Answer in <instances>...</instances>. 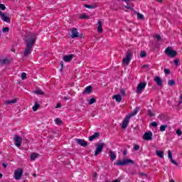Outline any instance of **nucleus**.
<instances>
[{"instance_id": "nucleus-1", "label": "nucleus", "mask_w": 182, "mask_h": 182, "mask_svg": "<svg viewBox=\"0 0 182 182\" xmlns=\"http://www.w3.org/2000/svg\"><path fill=\"white\" fill-rule=\"evenodd\" d=\"M24 41L26 42V48L23 52V56H29V55L32 53L33 45H35V42H36V35L31 33L26 36Z\"/></svg>"}, {"instance_id": "nucleus-2", "label": "nucleus", "mask_w": 182, "mask_h": 182, "mask_svg": "<svg viewBox=\"0 0 182 182\" xmlns=\"http://www.w3.org/2000/svg\"><path fill=\"white\" fill-rule=\"evenodd\" d=\"M134 161L132 159H124L123 160H119L115 163L117 166H127L128 164H134Z\"/></svg>"}, {"instance_id": "nucleus-3", "label": "nucleus", "mask_w": 182, "mask_h": 182, "mask_svg": "<svg viewBox=\"0 0 182 182\" xmlns=\"http://www.w3.org/2000/svg\"><path fill=\"white\" fill-rule=\"evenodd\" d=\"M165 53L168 56V58H176L177 56V52L176 50H173L171 47H168L165 50Z\"/></svg>"}, {"instance_id": "nucleus-4", "label": "nucleus", "mask_w": 182, "mask_h": 182, "mask_svg": "<svg viewBox=\"0 0 182 182\" xmlns=\"http://www.w3.org/2000/svg\"><path fill=\"white\" fill-rule=\"evenodd\" d=\"M0 18L1 21L4 22H6L7 23H9L11 22V18H9V14L6 13H2V11H0Z\"/></svg>"}, {"instance_id": "nucleus-5", "label": "nucleus", "mask_w": 182, "mask_h": 182, "mask_svg": "<svg viewBox=\"0 0 182 182\" xmlns=\"http://www.w3.org/2000/svg\"><path fill=\"white\" fill-rule=\"evenodd\" d=\"M22 174H23V168H18L14 171V178L15 180H21L22 177Z\"/></svg>"}, {"instance_id": "nucleus-6", "label": "nucleus", "mask_w": 182, "mask_h": 182, "mask_svg": "<svg viewBox=\"0 0 182 182\" xmlns=\"http://www.w3.org/2000/svg\"><path fill=\"white\" fill-rule=\"evenodd\" d=\"M14 141L16 143L15 146H16V147H21V146H22V136L15 135L14 138Z\"/></svg>"}, {"instance_id": "nucleus-7", "label": "nucleus", "mask_w": 182, "mask_h": 182, "mask_svg": "<svg viewBox=\"0 0 182 182\" xmlns=\"http://www.w3.org/2000/svg\"><path fill=\"white\" fill-rule=\"evenodd\" d=\"M130 59H132V54L130 52H127L126 58L122 60L123 65L127 66L130 63Z\"/></svg>"}, {"instance_id": "nucleus-8", "label": "nucleus", "mask_w": 182, "mask_h": 182, "mask_svg": "<svg viewBox=\"0 0 182 182\" xmlns=\"http://www.w3.org/2000/svg\"><path fill=\"white\" fill-rule=\"evenodd\" d=\"M105 146L104 143H101L97 145L95 156H99L102 153V150H103V147Z\"/></svg>"}, {"instance_id": "nucleus-9", "label": "nucleus", "mask_w": 182, "mask_h": 182, "mask_svg": "<svg viewBox=\"0 0 182 182\" xmlns=\"http://www.w3.org/2000/svg\"><path fill=\"white\" fill-rule=\"evenodd\" d=\"M147 84L146 82H141L136 87V93H141L143 92L144 89H145Z\"/></svg>"}, {"instance_id": "nucleus-10", "label": "nucleus", "mask_w": 182, "mask_h": 182, "mask_svg": "<svg viewBox=\"0 0 182 182\" xmlns=\"http://www.w3.org/2000/svg\"><path fill=\"white\" fill-rule=\"evenodd\" d=\"M142 139L144 140H146V141H149V140H152L153 139V133H151V132H145L144 136H142Z\"/></svg>"}, {"instance_id": "nucleus-11", "label": "nucleus", "mask_w": 182, "mask_h": 182, "mask_svg": "<svg viewBox=\"0 0 182 182\" xmlns=\"http://www.w3.org/2000/svg\"><path fill=\"white\" fill-rule=\"evenodd\" d=\"M129 122H130V117L127 115L122 122V129H126Z\"/></svg>"}, {"instance_id": "nucleus-12", "label": "nucleus", "mask_w": 182, "mask_h": 182, "mask_svg": "<svg viewBox=\"0 0 182 182\" xmlns=\"http://www.w3.org/2000/svg\"><path fill=\"white\" fill-rule=\"evenodd\" d=\"M75 141L77 143V144H80V146H82V147H86V146H87V142L83 139H75Z\"/></svg>"}, {"instance_id": "nucleus-13", "label": "nucleus", "mask_w": 182, "mask_h": 182, "mask_svg": "<svg viewBox=\"0 0 182 182\" xmlns=\"http://www.w3.org/2000/svg\"><path fill=\"white\" fill-rule=\"evenodd\" d=\"M71 34L72 39L77 38V36H79V32H77V29H76L75 28L72 29Z\"/></svg>"}, {"instance_id": "nucleus-14", "label": "nucleus", "mask_w": 182, "mask_h": 182, "mask_svg": "<svg viewBox=\"0 0 182 182\" xmlns=\"http://www.w3.org/2000/svg\"><path fill=\"white\" fill-rule=\"evenodd\" d=\"M72 59H73V54L63 56L64 62H71Z\"/></svg>"}, {"instance_id": "nucleus-15", "label": "nucleus", "mask_w": 182, "mask_h": 182, "mask_svg": "<svg viewBox=\"0 0 182 182\" xmlns=\"http://www.w3.org/2000/svg\"><path fill=\"white\" fill-rule=\"evenodd\" d=\"M100 136V134H99V132H95L93 135L89 137V141H93V140L97 139V137H99Z\"/></svg>"}, {"instance_id": "nucleus-16", "label": "nucleus", "mask_w": 182, "mask_h": 182, "mask_svg": "<svg viewBox=\"0 0 182 182\" xmlns=\"http://www.w3.org/2000/svg\"><path fill=\"white\" fill-rule=\"evenodd\" d=\"M36 159H39V154L33 153L30 157L31 161H35Z\"/></svg>"}, {"instance_id": "nucleus-17", "label": "nucleus", "mask_w": 182, "mask_h": 182, "mask_svg": "<svg viewBox=\"0 0 182 182\" xmlns=\"http://www.w3.org/2000/svg\"><path fill=\"white\" fill-rule=\"evenodd\" d=\"M97 25V31L100 33H102V32H103V28H102V25H103V23H102L101 21H99Z\"/></svg>"}, {"instance_id": "nucleus-18", "label": "nucleus", "mask_w": 182, "mask_h": 182, "mask_svg": "<svg viewBox=\"0 0 182 182\" xmlns=\"http://www.w3.org/2000/svg\"><path fill=\"white\" fill-rule=\"evenodd\" d=\"M109 157L110 159L113 161L114 160H116V152L113 151H109Z\"/></svg>"}, {"instance_id": "nucleus-19", "label": "nucleus", "mask_w": 182, "mask_h": 182, "mask_svg": "<svg viewBox=\"0 0 182 182\" xmlns=\"http://www.w3.org/2000/svg\"><path fill=\"white\" fill-rule=\"evenodd\" d=\"M154 80L158 85V86H161V85H163V81L161 80V78H160V77H156L154 78Z\"/></svg>"}, {"instance_id": "nucleus-20", "label": "nucleus", "mask_w": 182, "mask_h": 182, "mask_svg": "<svg viewBox=\"0 0 182 182\" xmlns=\"http://www.w3.org/2000/svg\"><path fill=\"white\" fill-rule=\"evenodd\" d=\"M156 156H158V157H160L161 159H163V157H164V152H163V151L156 150Z\"/></svg>"}, {"instance_id": "nucleus-21", "label": "nucleus", "mask_w": 182, "mask_h": 182, "mask_svg": "<svg viewBox=\"0 0 182 182\" xmlns=\"http://www.w3.org/2000/svg\"><path fill=\"white\" fill-rule=\"evenodd\" d=\"M9 63V60L5 58V59H0V66L1 65H8Z\"/></svg>"}, {"instance_id": "nucleus-22", "label": "nucleus", "mask_w": 182, "mask_h": 182, "mask_svg": "<svg viewBox=\"0 0 182 182\" xmlns=\"http://www.w3.org/2000/svg\"><path fill=\"white\" fill-rule=\"evenodd\" d=\"M112 99H115L116 102H122V95H114L112 97Z\"/></svg>"}, {"instance_id": "nucleus-23", "label": "nucleus", "mask_w": 182, "mask_h": 182, "mask_svg": "<svg viewBox=\"0 0 182 182\" xmlns=\"http://www.w3.org/2000/svg\"><path fill=\"white\" fill-rule=\"evenodd\" d=\"M139 112V109L136 108L135 109H134V111L129 114L128 115L129 117H132V116H136V114H137V113Z\"/></svg>"}, {"instance_id": "nucleus-24", "label": "nucleus", "mask_w": 182, "mask_h": 182, "mask_svg": "<svg viewBox=\"0 0 182 182\" xmlns=\"http://www.w3.org/2000/svg\"><path fill=\"white\" fill-rule=\"evenodd\" d=\"M18 102V100L14 99V100H6L5 102L6 105H11V103H16Z\"/></svg>"}, {"instance_id": "nucleus-25", "label": "nucleus", "mask_w": 182, "mask_h": 182, "mask_svg": "<svg viewBox=\"0 0 182 182\" xmlns=\"http://www.w3.org/2000/svg\"><path fill=\"white\" fill-rule=\"evenodd\" d=\"M39 109V104L36 102L34 106L33 107V111L36 112Z\"/></svg>"}, {"instance_id": "nucleus-26", "label": "nucleus", "mask_w": 182, "mask_h": 182, "mask_svg": "<svg viewBox=\"0 0 182 182\" xmlns=\"http://www.w3.org/2000/svg\"><path fill=\"white\" fill-rule=\"evenodd\" d=\"M79 18L80 19H89V16H87L86 14H83L80 15Z\"/></svg>"}, {"instance_id": "nucleus-27", "label": "nucleus", "mask_w": 182, "mask_h": 182, "mask_svg": "<svg viewBox=\"0 0 182 182\" xmlns=\"http://www.w3.org/2000/svg\"><path fill=\"white\" fill-rule=\"evenodd\" d=\"M92 92V87L91 86H87L85 87V93H90Z\"/></svg>"}, {"instance_id": "nucleus-28", "label": "nucleus", "mask_w": 182, "mask_h": 182, "mask_svg": "<svg viewBox=\"0 0 182 182\" xmlns=\"http://www.w3.org/2000/svg\"><path fill=\"white\" fill-rule=\"evenodd\" d=\"M168 86H173V85H176V81H174L173 80H170L168 82Z\"/></svg>"}, {"instance_id": "nucleus-29", "label": "nucleus", "mask_w": 182, "mask_h": 182, "mask_svg": "<svg viewBox=\"0 0 182 182\" xmlns=\"http://www.w3.org/2000/svg\"><path fill=\"white\" fill-rule=\"evenodd\" d=\"M85 8H87L88 9H95L96 8V6H95L93 5L85 4Z\"/></svg>"}, {"instance_id": "nucleus-30", "label": "nucleus", "mask_w": 182, "mask_h": 182, "mask_svg": "<svg viewBox=\"0 0 182 182\" xmlns=\"http://www.w3.org/2000/svg\"><path fill=\"white\" fill-rule=\"evenodd\" d=\"M166 129H167V125H161L160 127L161 132H166Z\"/></svg>"}, {"instance_id": "nucleus-31", "label": "nucleus", "mask_w": 182, "mask_h": 182, "mask_svg": "<svg viewBox=\"0 0 182 182\" xmlns=\"http://www.w3.org/2000/svg\"><path fill=\"white\" fill-rule=\"evenodd\" d=\"M148 115L150 116L151 117L155 116L154 113L151 109L148 110Z\"/></svg>"}, {"instance_id": "nucleus-32", "label": "nucleus", "mask_w": 182, "mask_h": 182, "mask_svg": "<svg viewBox=\"0 0 182 182\" xmlns=\"http://www.w3.org/2000/svg\"><path fill=\"white\" fill-rule=\"evenodd\" d=\"M168 157L170 159H173V154H171V150L168 151Z\"/></svg>"}, {"instance_id": "nucleus-33", "label": "nucleus", "mask_w": 182, "mask_h": 182, "mask_svg": "<svg viewBox=\"0 0 182 182\" xmlns=\"http://www.w3.org/2000/svg\"><path fill=\"white\" fill-rule=\"evenodd\" d=\"M0 9H1V11H5V9H6V7L4 4L0 3Z\"/></svg>"}, {"instance_id": "nucleus-34", "label": "nucleus", "mask_w": 182, "mask_h": 182, "mask_svg": "<svg viewBox=\"0 0 182 182\" xmlns=\"http://www.w3.org/2000/svg\"><path fill=\"white\" fill-rule=\"evenodd\" d=\"M6 32H9V28L8 27L3 28V33H6Z\"/></svg>"}, {"instance_id": "nucleus-35", "label": "nucleus", "mask_w": 182, "mask_h": 182, "mask_svg": "<svg viewBox=\"0 0 182 182\" xmlns=\"http://www.w3.org/2000/svg\"><path fill=\"white\" fill-rule=\"evenodd\" d=\"M90 105H93V103H96V100L95 98H92L89 101Z\"/></svg>"}, {"instance_id": "nucleus-36", "label": "nucleus", "mask_w": 182, "mask_h": 182, "mask_svg": "<svg viewBox=\"0 0 182 182\" xmlns=\"http://www.w3.org/2000/svg\"><path fill=\"white\" fill-rule=\"evenodd\" d=\"M56 124H60V123H62V120L59 118H56L55 120Z\"/></svg>"}, {"instance_id": "nucleus-37", "label": "nucleus", "mask_w": 182, "mask_h": 182, "mask_svg": "<svg viewBox=\"0 0 182 182\" xmlns=\"http://www.w3.org/2000/svg\"><path fill=\"white\" fill-rule=\"evenodd\" d=\"M146 53H145V51H141L140 53L141 58H146Z\"/></svg>"}, {"instance_id": "nucleus-38", "label": "nucleus", "mask_w": 182, "mask_h": 182, "mask_svg": "<svg viewBox=\"0 0 182 182\" xmlns=\"http://www.w3.org/2000/svg\"><path fill=\"white\" fill-rule=\"evenodd\" d=\"M21 79H22V80H25V79H26V73H22Z\"/></svg>"}, {"instance_id": "nucleus-39", "label": "nucleus", "mask_w": 182, "mask_h": 182, "mask_svg": "<svg viewBox=\"0 0 182 182\" xmlns=\"http://www.w3.org/2000/svg\"><path fill=\"white\" fill-rule=\"evenodd\" d=\"M170 160H171V162L172 164H174L175 166H178V164H177V162L176 161H174V159H173V158H171Z\"/></svg>"}, {"instance_id": "nucleus-40", "label": "nucleus", "mask_w": 182, "mask_h": 182, "mask_svg": "<svg viewBox=\"0 0 182 182\" xmlns=\"http://www.w3.org/2000/svg\"><path fill=\"white\" fill-rule=\"evenodd\" d=\"M34 93H35L36 95H43V92H42V91H41V90H39L35 91Z\"/></svg>"}, {"instance_id": "nucleus-41", "label": "nucleus", "mask_w": 182, "mask_h": 182, "mask_svg": "<svg viewBox=\"0 0 182 182\" xmlns=\"http://www.w3.org/2000/svg\"><path fill=\"white\" fill-rule=\"evenodd\" d=\"M137 18L138 19H143V14L137 13Z\"/></svg>"}, {"instance_id": "nucleus-42", "label": "nucleus", "mask_w": 182, "mask_h": 182, "mask_svg": "<svg viewBox=\"0 0 182 182\" xmlns=\"http://www.w3.org/2000/svg\"><path fill=\"white\" fill-rule=\"evenodd\" d=\"M155 38H156V41H161V36L159 34H156Z\"/></svg>"}, {"instance_id": "nucleus-43", "label": "nucleus", "mask_w": 182, "mask_h": 182, "mask_svg": "<svg viewBox=\"0 0 182 182\" xmlns=\"http://www.w3.org/2000/svg\"><path fill=\"white\" fill-rule=\"evenodd\" d=\"M120 92H121V94L122 95V96L126 95V91L124 89H121Z\"/></svg>"}, {"instance_id": "nucleus-44", "label": "nucleus", "mask_w": 182, "mask_h": 182, "mask_svg": "<svg viewBox=\"0 0 182 182\" xmlns=\"http://www.w3.org/2000/svg\"><path fill=\"white\" fill-rule=\"evenodd\" d=\"M151 126H152V127H157V122H151Z\"/></svg>"}, {"instance_id": "nucleus-45", "label": "nucleus", "mask_w": 182, "mask_h": 182, "mask_svg": "<svg viewBox=\"0 0 182 182\" xmlns=\"http://www.w3.org/2000/svg\"><path fill=\"white\" fill-rule=\"evenodd\" d=\"M134 150L136 151H137V150H140V146L139 145H135L134 147Z\"/></svg>"}, {"instance_id": "nucleus-46", "label": "nucleus", "mask_w": 182, "mask_h": 182, "mask_svg": "<svg viewBox=\"0 0 182 182\" xmlns=\"http://www.w3.org/2000/svg\"><path fill=\"white\" fill-rule=\"evenodd\" d=\"M164 73H166V75H170V70L164 69Z\"/></svg>"}, {"instance_id": "nucleus-47", "label": "nucleus", "mask_w": 182, "mask_h": 182, "mask_svg": "<svg viewBox=\"0 0 182 182\" xmlns=\"http://www.w3.org/2000/svg\"><path fill=\"white\" fill-rule=\"evenodd\" d=\"M176 134H178V136H181V134H182L181 130L178 129V130L176 131Z\"/></svg>"}, {"instance_id": "nucleus-48", "label": "nucleus", "mask_w": 182, "mask_h": 182, "mask_svg": "<svg viewBox=\"0 0 182 182\" xmlns=\"http://www.w3.org/2000/svg\"><path fill=\"white\" fill-rule=\"evenodd\" d=\"M1 165L3 166V167H4V168H6V167H8V164L2 163Z\"/></svg>"}, {"instance_id": "nucleus-49", "label": "nucleus", "mask_w": 182, "mask_h": 182, "mask_svg": "<svg viewBox=\"0 0 182 182\" xmlns=\"http://www.w3.org/2000/svg\"><path fill=\"white\" fill-rule=\"evenodd\" d=\"M176 66H178V59L174 60Z\"/></svg>"}, {"instance_id": "nucleus-50", "label": "nucleus", "mask_w": 182, "mask_h": 182, "mask_svg": "<svg viewBox=\"0 0 182 182\" xmlns=\"http://www.w3.org/2000/svg\"><path fill=\"white\" fill-rule=\"evenodd\" d=\"M92 176H93L94 178H96V177H97V173L96 172H95Z\"/></svg>"}, {"instance_id": "nucleus-51", "label": "nucleus", "mask_w": 182, "mask_h": 182, "mask_svg": "<svg viewBox=\"0 0 182 182\" xmlns=\"http://www.w3.org/2000/svg\"><path fill=\"white\" fill-rule=\"evenodd\" d=\"M57 109H59V107H61V105L60 104H57L56 107Z\"/></svg>"}, {"instance_id": "nucleus-52", "label": "nucleus", "mask_w": 182, "mask_h": 182, "mask_svg": "<svg viewBox=\"0 0 182 182\" xmlns=\"http://www.w3.org/2000/svg\"><path fill=\"white\" fill-rule=\"evenodd\" d=\"M64 100H69V97H64Z\"/></svg>"}, {"instance_id": "nucleus-53", "label": "nucleus", "mask_w": 182, "mask_h": 182, "mask_svg": "<svg viewBox=\"0 0 182 182\" xmlns=\"http://www.w3.org/2000/svg\"><path fill=\"white\" fill-rule=\"evenodd\" d=\"M60 65H61V68H63V62L60 63Z\"/></svg>"}, {"instance_id": "nucleus-54", "label": "nucleus", "mask_w": 182, "mask_h": 182, "mask_svg": "<svg viewBox=\"0 0 182 182\" xmlns=\"http://www.w3.org/2000/svg\"><path fill=\"white\" fill-rule=\"evenodd\" d=\"M33 177H36V173H33Z\"/></svg>"}, {"instance_id": "nucleus-55", "label": "nucleus", "mask_w": 182, "mask_h": 182, "mask_svg": "<svg viewBox=\"0 0 182 182\" xmlns=\"http://www.w3.org/2000/svg\"><path fill=\"white\" fill-rule=\"evenodd\" d=\"M2 173H0V178H2Z\"/></svg>"}, {"instance_id": "nucleus-56", "label": "nucleus", "mask_w": 182, "mask_h": 182, "mask_svg": "<svg viewBox=\"0 0 182 182\" xmlns=\"http://www.w3.org/2000/svg\"><path fill=\"white\" fill-rule=\"evenodd\" d=\"M158 2H161L162 0H156Z\"/></svg>"}, {"instance_id": "nucleus-57", "label": "nucleus", "mask_w": 182, "mask_h": 182, "mask_svg": "<svg viewBox=\"0 0 182 182\" xmlns=\"http://www.w3.org/2000/svg\"><path fill=\"white\" fill-rule=\"evenodd\" d=\"M170 182H176L174 180L171 179Z\"/></svg>"}, {"instance_id": "nucleus-58", "label": "nucleus", "mask_w": 182, "mask_h": 182, "mask_svg": "<svg viewBox=\"0 0 182 182\" xmlns=\"http://www.w3.org/2000/svg\"><path fill=\"white\" fill-rule=\"evenodd\" d=\"M143 68H147V65H143Z\"/></svg>"}, {"instance_id": "nucleus-59", "label": "nucleus", "mask_w": 182, "mask_h": 182, "mask_svg": "<svg viewBox=\"0 0 182 182\" xmlns=\"http://www.w3.org/2000/svg\"><path fill=\"white\" fill-rule=\"evenodd\" d=\"M124 155H126V152H124Z\"/></svg>"}, {"instance_id": "nucleus-60", "label": "nucleus", "mask_w": 182, "mask_h": 182, "mask_svg": "<svg viewBox=\"0 0 182 182\" xmlns=\"http://www.w3.org/2000/svg\"><path fill=\"white\" fill-rule=\"evenodd\" d=\"M142 182H144V181H142Z\"/></svg>"}]
</instances>
